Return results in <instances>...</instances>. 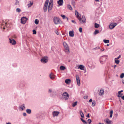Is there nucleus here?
<instances>
[{
	"instance_id": "nucleus-1",
	"label": "nucleus",
	"mask_w": 124,
	"mask_h": 124,
	"mask_svg": "<svg viewBox=\"0 0 124 124\" xmlns=\"http://www.w3.org/2000/svg\"><path fill=\"white\" fill-rule=\"evenodd\" d=\"M75 14L76 17L78 18V19L79 20L81 23L83 22L84 23H85L86 22V19L84 15H83L82 16V19L80 17L79 15H80L78 11L77 10L75 11Z\"/></svg>"
},
{
	"instance_id": "nucleus-2",
	"label": "nucleus",
	"mask_w": 124,
	"mask_h": 124,
	"mask_svg": "<svg viewBox=\"0 0 124 124\" xmlns=\"http://www.w3.org/2000/svg\"><path fill=\"white\" fill-rule=\"evenodd\" d=\"M108 58V56L107 55H104L101 56L100 59V62L102 64H103L106 61V59Z\"/></svg>"
},
{
	"instance_id": "nucleus-3",
	"label": "nucleus",
	"mask_w": 124,
	"mask_h": 124,
	"mask_svg": "<svg viewBox=\"0 0 124 124\" xmlns=\"http://www.w3.org/2000/svg\"><path fill=\"white\" fill-rule=\"evenodd\" d=\"M63 45L65 48V51L67 54L70 53L69 47L67 44L65 42H63Z\"/></svg>"
},
{
	"instance_id": "nucleus-4",
	"label": "nucleus",
	"mask_w": 124,
	"mask_h": 124,
	"mask_svg": "<svg viewBox=\"0 0 124 124\" xmlns=\"http://www.w3.org/2000/svg\"><path fill=\"white\" fill-rule=\"evenodd\" d=\"M53 0H50L48 7V11L49 12H50L52 9L53 7Z\"/></svg>"
},
{
	"instance_id": "nucleus-5",
	"label": "nucleus",
	"mask_w": 124,
	"mask_h": 124,
	"mask_svg": "<svg viewBox=\"0 0 124 124\" xmlns=\"http://www.w3.org/2000/svg\"><path fill=\"white\" fill-rule=\"evenodd\" d=\"M48 57L47 56H45L43 57L42 58L41 60V61L43 63H45L48 62Z\"/></svg>"
},
{
	"instance_id": "nucleus-6",
	"label": "nucleus",
	"mask_w": 124,
	"mask_h": 124,
	"mask_svg": "<svg viewBox=\"0 0 124 124\" xmlns=\"http://www.w3.org/2000/svg\"><path fill=\"white\" fill-rule=\"evenodd\" d=\"M63 99L65 100H67L69 98V95L67 92H64L62 95Z\"/></svg>"
},
{
	"instance_id": "nucleus-7",
	"label": "nucleus",
	"mask_w": 124,
	"mask_h": 124,
	"mask_svg": "<svg viewBox=\"0 0 124 124\" xmlns=\"http://www.w3.org/2000/svg\"><path fill=\"white\" fill-rule=\"evenodd\" d=\"M54 22L55 24H57L60 23V20L59 18L56 17L54 18Z\"/></svg>"
},
{
	"instance_id": "nucleus-8",
	"label": "nucleus",
	"mask_w": 124,
	"mask_h": 124,
	"mask_svg": "<svg viewBox=\"0 0 124 124\" xmlns=\"http://www.w3.org/2000/svg\"><path fill=\"white\" fill-rule=\"evenodd\" d=\"M49 1V0H46L45 1L44 7V10L45 12H46L47 11Z\"/></svg>"
},
{
	"instance_id": "nucleus-9",
	"label": "nucleus",
	"mask_w": 124,
	"mask_h": 124,
	"mask_svg": "<svg viewBox=\"0 0 124 124\" xmlns=\"http://www.w3.org/2000/svg\"><path fill=\"white\" fill-rule=\"evenodd\" d=\"M117 24L116 23H111L109 26V27L110 29H113L114 27L116 26Z\"/></svg>"
},
{
	"instance_id": "nucleus-10",
	"label": "nucleus",
	"mask_w": 124,
	"mask_h": 124,
	"mask_svg": "<svg viewBox=\"0 0 124 124\" xmlns=\"http://www.w3.org/2000/svg\"><path fill=\"white\" fill-rule=\"evenodd\" d=\"M27 19V18L25 17H22L21 19V23L22 24H24L26 23Z\"/></svg>"
},
{
	"instance_id": "nucleus-11",
	"label": "nucleus",
	"mask_w": 124,
	"mask_h": 124,
	"mask_svg": "<svg viewBox=\"0 0 124 124\" xmlns=\"http://www.w3.org/2000/svg\"><path fill=\"white\" fill-rule=\"evenodd\" d=\"M76 79L77 83L78 85L79 86L80 85V81L79 76L78 75H76Z\"/></svg>"
},
{
	"instance_id": "nucleus-12",
	"label": "nucleus",
	"mask_w": 124,
	"mask_h": 124,
	"mask_svg": "<svg viewBox=\"0 0 124 124\" xmlns=\"http://www.w3.org/2000/svg\"><path fill=\"white\" fill-rule=\"evenodd\" d=\"M9 39L10 43L13 45H15L16 44V42L14 39L9 38Z\"/></svg>"
},
{
	"instance_id": "nucleus-13",
	"label": "nucleus",
	"mask_w": 124,
	"mask_h": 124,
	"mask_svg": "<svg viewBox=\"0 0 124 124\" xmlns=\"http://www.w3.org/2000/svg\"><path fill=\"white\" fill-rule=\"evenodd\" d=\"M59 114V112L57 111H54L52 113L53 117L57 116Z\"/></svg>"
},
{
	"instance_id": "nucleus-14",
	"label": "nucleus",
	"mask_w": 124,
	"mask_h": 124,
	"mask_svg": "<svg viewBox=\"0 0 124 124\" xmlns=\"http://www.w3.org/2000/svg\"><path fill=\"white\" fill-rule=\"evenodd\" d=\"M55 76L53 73H51L49 74V77L51 79L53 80L55 78Z\"/></svg>"
},
{
	"instance_id": "nucleus-15",
	"label": "nucleus",
	"mask_w": 124,
	"mask_h": 124,
	"mask_svg": "<svg viewBox=\"0 0 124 124\" xmlns=\"http://www.w3.org/2000/svg\"><path fill=\"white\" fill-rule=\"evenodd\" d=\"M1 27H3V29H5V26L7 27V23L6 22H5L4 21H3L2 23L1 24Z\"/></svg>"
},
{
	"instance_id": "nucleus-16",
	"label": "nucleus",
	"mask_w": 124,
	"mask_h": 124,
	"mask_svg": "<svg viewBox=\"0 0 124 124\" xmlns=\"http://www.w3.org/2000/svg\"><path fill=\"white\" fill-rule=\"evenodd\" d=\"M104 121L106 123V124H111L112 122L108 118H106L104 120Z\"/></svg>"
},
{
	"instance_id": "nucleus-17",
	"label": "nucleus",
	"mask_w": 124,
	"mask_h": 124,
	"mask_svg": "<svg viewBox=\"0 0 124 124\" xmlns=\"http://www.w3.org/2000/svg\"><path fill=\"white\" fill-rule=\"evenodd\" d=\"M19 108L21 110H23L25 108V105L23 104L22 105L19 106Z\"/></svg>"
},
{
	"instance_id": "nucleus-18",
	"label": "nucleus",
	"mask_w": 124,
	"mask_h": 124,
	"mask_svg": "<svg viewBox=\"0 0 124 124\" xmlns=\"http://www.w3.org/2000/svg\"><path fill=\"white\" fill-rule=\"evenodd\" d=\"M69 36L73 37L74 36V31H70L69 32Z\"/></svg>"
},
{
	"instance_id": "nucleus-19",
	"label": "nucleus",
	"mask_w": 124,
	"mask_h": 124,
	"mask_svg": "<svg viewBox=\"0 0 124 124\" xmlns=\"http://www.w3.org/2000/svg\"><path fill=\"white\" fill-rule=\"evenodd\" d=\"M63 2V0H59L57 1V3L60 5H62Z\"/></svg>"
},
{
	"instance_id": "nucleus-20",
	"label": "nucleus",
	"mask_w": 124,
	"mask_h": 124,
	"mask_svg": "<svg viewBox=\"0 0 124 124\" xmlns=\"http://www.w3.org/2000/svg\"><path fill=\"white\" fill-rule=\"evenodd\" d=\"M48 92L49 93H51L52 92L53 93H54V94L56 95V92L55 91H53L51 89H49L48 90Z\"/></svg>"
},
{
	"instance_id": "nucleus-21",
	"label": "nucleus",
	"mask_w": 124,
	"mask_h": 124,
	"mask_svg": "<svg viewBox=\"0 0 124 124\" xmlns=\"http://www.w3.org/2000/svg\"><path fill=\"white\" fill-rule=\"evenodd\" d=\"M78 68L79 69L81 70H84V66L81 65H79Z\"/></svg>"
},
{
	"instance_id": "nucleus-22",
	"label": "nucleus",
	"mask_w": 124,
	"mask_h": 124,
	"mask_svg": "<svg viewBox=\"0 0 124 124\" xmlns=\"http://www.w3.org/2000/svg\"><path fill=\"white\" fill-rule=\"evenodd\" d=\"M71 80L69 79H66L65 80V83L67 84H69L70 83Z\"/></svg>"
},
{
	"instance_id": "nucleus-23",
	"label": "nucleus",
	"mask_w": 124,
	"mask_h": 124,
	"mask_svg": "<svg viewBox=\"0 0 124 124\" xmlns=\"http://www.w3.org/2000/svg\"><path fill=\"white\" fill-rule=\"evenodd\" d=\"M123 92V90H122L121 91H119L118 92V93L119 95L121 94V96H120L119 95H118V97H121V96L123 95V94L122 93H121Z\"/></svg>"
},
{
	"instance_id": "nucleus-24",
	"label": "nucleus",
	"mask_w": 124,
	"mask_h": 124,
	"mask_svg": "<svg viewBox=\"0 0 124 124\" xmlns=\"http://www.w3.org/2000/svg\"><path fill=\"white\" fill-rule=\"evenodd\" d=\"M104 91L103 90H101L100 92V95H103L104 93Z\"/></svg>"
},
{
	"instance_id": "nucleus-25",
	"label": "nucleus",
	"mask_w": 124,
	"mask_h": 124,
	"mask_svg": "<svg viewBox=\"0 0 124 124\" xmlns=\"http://www.w3.org/2000/svg\"><path fill=\"white\" fill-rule=\"evenodd\" d=\"M60 69L61 70H64L66 69V68L64 66H61L60 67Z\"/></svg>"
},
{
	"instance_id": "nucleus-26",
	"label": "nucleus",
	"mask_w": 124,
	"mask_h": 124,
	"mask_svg": "<svg viewBox=\"0 0 124 124\" xmlns=\"http://www.w3.org/2000/svg\"><path fill=\"white\" fill-rule=\"evenodd\" d=\"M100 26L99 25L96 23L94 24V27L96 28H98Z\"/></svg>"
},
{
	"instance_id": "nucleus-27",
	"label": "nucleus",
	"mask_w": 124,
	"mask_h": 124,
	"mask_svg": "<svg viewBox=\"0 0 124 124\" xmlns=\"http://www.w3.org/2000/svg\"><path fill=\"white\" fill-rule=\"evenodd\" d=\"M26 112L28 114H30L31 113V110L30 109H27L26 110Z\"/></svg>"
},
{
	"instance_id": "nucleus-28",
	"label": "nucleus",
	"mask_w": 124,
	"mask_h": 124,
	"mask_svg": "<svg viewBox=\"0 0 124 124\" xmlns=\"http://www.w3.org/2000/svg\"><path fill=\"white\" fill-rule=\"evenodd\" d=\"M113 113V111L112 110L110 112V117L111 118L112 117V114Z\"/></svg>"
},
{
	"instance_id": "nucleus-29",
	"label": "nucleus",
	"mask_w": 124,
	"mask_h": 124,
	"mask_svg": "<svg viewBox=\"0 0 124 124\" xmlns=\"http://www.w3.org/2000/svg\"><path fill=\"white\" fill-rule=\"evenodd\" d=\"M116 59H116V58L115 59V62L117 64H118L119 63L120 61L119 60H116Z\"/></svg>"
},
{
	"instance_id": "nucleus-30",
	"label": "nucleus",
	"mask_w": 124,
	"mask_h": 124,
	"mask_svg": "<svg viewBox=\"0 0 124 124\" xmlns=\"http://www.w3.org/2000/svg\"><path fill=\"white\" fill-rule=\"evenodd\" d=\"M99 33V30H96L94 32V35H96Z\"/></svg>"
},
{
	"instance_id": "nucleus-31",
	"label": "nucleus",
	"mask_w": 124,
	"mask_h": 124,
	"mask_svg": "<svg viewBox=\"0 0 124 124\" xmlns=\"http://www.w3.org/2000/svg\"><path fill=\"white\" fill-rule=\"evenodd\" d=\"M34 22L36 24H38L39 23V20L38 19H36L35 20Z\"/></svg>"
},
{
	"instance_id": "nucleus-32",
	"label": "nucleus",
	"mask_w": 124,
	"mask_h": 124,
	"mask_svg": "<svg viewBox=\"0 0 124 124\" xmlns=\"http://www.w3.org/2000/svg\"><path fill=\"white\" fill-rule=\"evenodd\" d=\"M68 8L70 10H72V8L70 5H68Z\"/></svg>"
},
{
	"instance_id": "nucleus-33",
	"label": "nucleus",
	"mask_w": 124,
	"mask_h": 124,
	"mask_svg": "<svg viewBox=\"0 0 124 124\" xmlns=\"http://www.w3.org/2000/svg\"><path fill=\"white\" fill-rule=\"evenodd\" d=\"M77 101H76L74 103H72V106L73 107H75L76 105H77Z\"/></svg>"
},
{
	"instance_id": "nucleus-34",
	"label": "nucleus",
	"mask_w": 124,
	"mask_h": 124,
	"mask_svg": "<svg viewBox=\"0 0 124 124\" xmlns=\"http://www.w3.org/2000/svg\"><path fill=\"white\" fill-rule=\"evenodd\" d=\"M104 42L106 43H109V41L108 40H105L104 39L103 40Z\"/></svg>"
},
{
	"instance_id": "nucleus-35",
	"label": "nucleus",
	"mask_w": 124,
	"mask_h": 124,
	"mask_svg": "<svg viewBox=\"0 0 124 124\" xmlns=\"http://www.w3.org/2000/svg\"><path fill=\"white\" fill-rule=\"evenodd\" d=\"M95 101H93L92 102V106H94L95 105Z\"/></svg>"
},
{
	"instance_id": "nucleus-36",
	"label": "nucleus",
	"mask_w": 124,
	"mask_h": 124,
	"mask_svg": "<svg viewBox=\"0 0 124 124\" xmlns=\"http://www.w3.org/2000/svg\"><path fill=\"white\" fill-rule=\"evenodd\" d=\"M21 11V9L19 8H17L16 9V11L17 12L19 13Z\"/></svg>"
},
{
	"instance_id": "nucleus-37",
	"label": "nucleus",
	"mask_w": 124,
	"mask_h": 124,
	"mask_svg": "<svg viewBox=\"0 0 124 124\" xmlns=\"http://www.w3.org/2000/svg\"><path fill=\"white\" fill-rule=\"evenodd\" d=\"M71 4L73 6H75V1L74 0H72L71 1Z\"/></svg>"
},
{
	"instance_id": "nucleus-38",
	"label": "nucleus",
	"mask_w": 124,
	"mask_h": 124,
	"mask_svg": "<svg viewBox=\"0 0 124 124\" xmlns=\"http://www.w3.org/2000/svg\"><path fill=\"white\" fill-rule=\"evenodd\" d=\"M124 77V73H122L120 76V77L121 78H123Z\"/></svg>"
},
{
	"instance_id": "nucleus-39",
	"label": "nucleus",
	"mask_w": 124,
	"mask_h": 124,
	"mask_svg": "<svg viewBox=\"0 0 124 124\" xmlns=\"http://www.w3.org/2000/svg\"><path fill=\"white\" fill-rule=\"evenodd\" d=\"M19 4V3L18 1L17 0H16V2L15 3V5H18Z\"/></svg>"
},
{
	"instance_id": "nucleus-40",
	"label": "nucleus",
	"mask_w": 124,
	"mask_h": 124,
	"mask_svg": "<svg viewBox=\"0 0 124 124\" xmlns=\"http://www.w3.org/2000/svg\"><path fill=\"white\" fill-rule=\"evenodd\" d=\"M33 34H36V30H33Z\"/></svg>"
},
{
	"instance_id": "nucleus-41",
	"label": "nucleus",
	"mask_w": 124,
	"mask_h": 124,
	"mask_svg": "<svg viewBox=\"0 0 124 124\" xmlns=\"http://www.w3.org/2000/svg\"><path fill=\"white\" fill-rule=\"evenodd\" d=\"M87 121L88 123H89V124H90L92 122L91 120L90 119H88V120Z\"/></svg>"
},
{
	"instance_id": "nucleus-42",
	"label": "nucleus",
	"mask_w": 124,
	"mask_h": 124,
	"mask_svg": "<svg viewBox=\"0 0 124 124\" xmlns=\"http://www.w3.org/2000/svg\"><path fill=\"white\" fill-rule=\"evenodd\" d=\"M80 114V115L82 117H84V115L83 113H81Z\"/></svg>"
},
{
	"instance_id": "nucleus-43",
	"label": "nucleus",
	"mask_w": 124,
	"mask_h": 124,
	"mask_svg": "<svg viewBox=\"0 0 124 124\" xmlns=\"http://www.w3.org/2000/svg\"><path fill=\"white\" fill-rule=\"evenodd\" d=\"M79 31L81 33L82 32V29L81 27H80L79 29Z\"/></svg>"
},
{
	"instance_id": "nucleus-44",
	"label": "nucleus",
	"mask_w": 124,
	"mask_h": 124,
	"mask_svg": "<svg viewBox=\"0 0 124 124\" xmlns=\"http://www.w3.org/2000/svg\"><path fill=\"white\" fill-rule=\"evenodd\" d=\"M84 98L85 99H87L88 98V96H85L84 97Z\"/></svg>"
},
{
	"instance_id": "nucleus-45",
	"label": "nucleus",
	"mask_w": 124,
	"mask_h": 124,
	"mask_svg": "<svg viewBox=\"0 0 124 124\" xmlns=\"http://www.w3.org/2000/svg\"><path fill=\"white\" fill-rule=\"evenodd\" d=\"M61 16L62 17V18L63 19H65V16L64 15H61Z\"/></svg>"
},
{
	"instance_id": "nucleus-46",
	"label": "nucleus",
	"mask_w": 124,
	"mask_h": 124,
	"mask_svg": "<svg viewBox=\"0 0 124 124\" xmlns=\"http://www.w3.org/2000/svg\"><path fill=\"white\" fill-rule=\"evenodd\" d=\"M100 48V47H99L97 46V47H96L95 48H94V49H99Z\"/></svg>"
},
{
	"instance_id": "nucleus-47",
	"label": "nucleus",
	"mask_w": 124,
	"mask_h": 124,
	"mask_svg": "<svg viewBox=\"0 0 124 124\" xmlns=\"http://www.w3.org/2000/svg\"><path fill=\"white\" fill-rule=\"evenodd\" d=\"M81 121H82L83 122V123L85 122V121L82 118H81Z\"/></svg>"
},
{
	"instance_id": "nucleus-48",
	"label": "nucleus",
	"mask_w": 124,
	"mask_h": 124,
	"mask_svg": "<svg viewBox=\"0 0 124 124\" xmlns=\"http://www.w3.org/2000/svg\"><path fill=\"white\" fill-rule=\"evenodd\" d=\"M71 21L72 23H74L75 24H76V22L75 21H74V20H72Z\"/></svg>"
},
{
	"instance_id": "nucleus-49",
	"label": "nucleus",
	"mask_w": 124,
	"mask_h": 124,
	"mask_svg": "<svg viewBox=\"0 0 124 124\" xmlns=\"http://www.w3.org/2000/svg\"><path fill=\"white\" fill-rule=\"evenodd\" d=\"M23 115L24 116H26V113H23Z\"/></svg>"
},
{
	"instance_id": "nucleus-50",
	"label": "nucleus",
	"mask_w": 124,
	"mask_h": 124,
	"mask_svg": "<svg viewBox=\"0 0 124 124\" xmlns=\"http://www.w3.org/2000/svg\"><path fill=\"white\" fill-rule=\"evenodd\" d=\"M55 32L56 33V34L57 35H58L59 34V33L57 31H55Z\"/></svg>"
},
{
	"instance_id": "nucleus-51",
	"label": "nucleus",
	"mask_w": 124,
	"mask_h": 124,
	"mask_svg": "<svg viewBox=\"0 0 124 124\" xmlns=\"http://www.w3.org/2000/svg\"><path fill=\"white\" fill-rule=\"evenodd\" d=\"M121 57V55H120L117 58H116L117 59H118L120 58Z\"/></svg>"
},
{
	"instance_id": "nucleus-52",
	"label": "nucleus",
	"mask_w": 124,
	"mask_h": 124,
	"mask_svg": "<svg viewBox=\"0 0 124 124\" xmlns=\"http://www.w3.org/2000/svg\"><path fill=\"white\" fill-rule=\"evenodd\" d=\"M86 117L87 118H89V117L90 116H89V114H88V115H87L86 116Z\"/></svg>"
},
{
	"instance_id": "nucleus-53",
	"label": "nucleus",
	"mask_w": 124,
	"mask_h": 124,
	"mask_svg": "<svg viewBox=\"0 0 124 124\" xmlns=\"http://www.w3.org/2000/svg\"><path fill=\"white\" fill-rule=\"evenodd\" d=\"M83 113L82 111V110H80L79 111V113L80 114L81 113Z\"/></svg>"
},
{
	"instance_id": "nucleus-54",
	"label": "nucleus",
	"mask_w": 124,
	"mask_h": 124,
	"mask_svg": "<svg viewBox=\"0 0 124 124\" xmlns=\"http://www.w3.org/2000/svg\"><path fill=\"white\" fill-rule=\"evenodd\" d=\"M121 97V98H122V99L124 100V95L122 97Z\"/></svg>"
},
{
	"instance_id": "nucleus-55",
	"label": "nucleus",
	"mask_w": 124,
	"mask_h": 124,
	"mask_svg": "<svg viewBox=\"0 0 124 124\" xmlns=\"http://www.w3.org/2000/svg\"><path fill=\"white\" fill-rule=\"evenodd\" d=\"M104 48H103L102 49H101V51H104Z\"/></svg>"
},
{
	"instance_id": "nucleus-56",
	"label": "nucleus",
	"mask_w": 124,
	"mask_h": 124,
	"mask_svg": "<svg viewBox=\"0 0 124 124\" xmlns=\"http://www.w3.org/2000/svg\"><path fill=\"white\" fill-rule=\"evenodd\" d=\"M92 99H90L89 100V102H92Z\"/></svg>"
},
{
	"instance_id": "nucleus-57",
	"label": "nucleus",
	"mask_w": 124,
	"mask_h": 124,
	"mask_svg": "<svg viewBox=\"0 0 124 124\" xmlns=\"http://www.w3.org/2000/svg\"><path fill=\"white\" fill-rule=\"evenodd\" d=\"M122 83L124 84V79L122 81Z\"/></svg>"
},
{
	"instance_id": "nucleus-58",
	"label": "nucleus",
	"mask_w": 124,
	"mask_h": 124,
	"mask_svg": "<svg viewBox=\"0 0 124 124\" xmlns=\"http://www.w3.org/2000/svg\"><path fill=\"white\" fill-rule=\"evenodd\" d=\"M84 124H87V122H86V121H85V122H84Z\"/></svg>"
},
{
	"instance_id": "nucleus-59",
	"label": "nucleus",
	"mask_w": 124,
	"mask_h": 124,
	"mask_svg": "<svg viewBox=\"0 0 124 124\" xmlns=\"http://www.w3.org/2000/svg\"><path fill=\"white\" fill-rule=\"evenodd\" d=\"M95 1H96L99 2V0H95Z\"/></svg>"
},
{
	"instance_id": "nucleus-60",
	"label": "nucleus",
	"mask_w": 124,
	"mask_h": 124,
	"mask_svg": "<svg viewBox=\"0 0 124 124\" xmlns=\"http://www.w3.org/2000/svg\"><path fill=\"white\" fill-rule=\"evenodd\" d=\"M6 124H11V123L8 122V123H7Z\"/></svg>"
},
{
	"instance_id": "nucleus-61",
	"label": "nucleus",
	"mask_w": 124,
	"mask_h": 124,
	"mask_svg": "<svg viewBox=\"0 0 124 124\" xmlns=\"http://www.w3.org/2000/svg\"><path fill=\"white\" fill-rule=\"evenodd\" d=\"M99 124H104L103 123H99Z\"/></svg>"
},
{
	"instance_id": "nucleus-62",
	"label": "nucleus",
	"mask_w": 124,
	"mask_h": 124,
	"mask_svg": "<svg viewBox=\"0 0 124 124\" xmlns=\"http://www.w3.org/2000/svg\"><path fill=\"white\" fill-rule=\"evenodd\" d=\"M30 4L31 6L32 5L33 3H31Z\"/></svg>"
},
{
	"instance_id": "nucleus-63",
	"label": "nucleus",
	"mask_w": 124,
	"mask_h": 124,
	"mask_svg": "<svg viewBox=\"0 0 124 124\" xmlns=\"http://www.w3.org/2000/svg\"><path fill=\"white\" fill-rule=\"evenodd\" d=\"M109 45V44H107V46H108Z\"/></svg>"
},
{
	"instance_id": "nucleus-64",
	"label": "nucleus",
	"mask_w": 124,
	"mask_h": 124,
	"mask_svg": "<svg viewBox=\"0 0 124 124\" xmlns=\"http://www.w3.org/2000/svg\"><path fill=\"white\" fill-rule=\"evenodd\" d=\"M120 96H121V94L119 95Z\"/></svg>"
}]
</instances>
